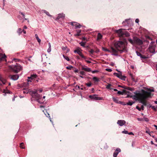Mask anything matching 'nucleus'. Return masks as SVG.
<instances>
[{"label": "nucleus", "instance_id": "obj_47", "mask_svg": "<svg viewBox=\"0 0 157 157\" xmlns=\"http://www.w3.org/2000/svg\"><path fill=\"white\" fill-rule=\"evenodd\" d=\"M136 108L138 109L139 111H140L141 110V108H139L138 106H137L136 107Z\"/></svg>", "mask_w": 157, "mask_h": 157}, {"label": "nucleus", "instance_id": "obj_60", "mask_svg": "<svg viewBox=\"0 0 157 157\" xmlns=\"http://www.w3.org/2000/svg\"><path fill=\"white\" fill-rule=\"evenodd\" d=\"M86 62L88 63H91V62L89 60H86Z\"/></svg>", "mask_w": 157, "mask_h": 157}, {"label": "nucleus", "instance_id": "obj_18", "mask_svg": "<svg viewBox=\"0 0 157 157\" xmlns=\"http://www.w3.org/2000/svg\"><path fill=\"white\" fill-rule=\"evenodd\" d=\"M136 53L137 56H140L141 58L143 59H146L147 58L146 56L142 55L140 52L136 51Z\"/></svg>", "mask_w": 157, "mask_h": 157}, {"label": "nucleus", "instance_id": "obj_59", "mask_svg": "<svg viewBox=\"0 0 157 157\" xmlns=\"http://www.w3.org/2000/svg\"><path fill=\"white\" fill-rule=\"evenodd\" d=\"M78 70H77V69H76L74 71V72H75V73H77V72H78Z\"/></svg>", "mask_w": 157, "mask_h": 157}, {"label": "nucleus", "instance_id": "obj_20", "mask_svg": "<svg viewBox=\"0 0 157 157\" xmlns=\"http://www.w3.org/2000/svg\"><path fill=\"white\" fill-rule=\"evenodd\" d=\"M37 77V75L36 74H34L31 75L30 77H28V78L29 79H33L35 78H36Z\"/></svg>", "mask_w": 157, "mask_h": 157}, {"label": "nucleus", "instance_id": "obj_17", "mask_svg": "<svg viewBox=\"0 0 157 157\" xmlns=\"http://www.w3.org/2000/svg\"><path fill=\"white\" fill-rule=\"evenodd\" d=\"M19 77L18 75H16L10 76V78L11 79L13 80H17Z\"/></svg>", "mask_w": 157, "mask_h": 157}, {"label": "nucleus", "instance_id": "obj_33", "mask_svg": "<svg viewBox=\"0 0 157 157\" xmlns=\"http://www.w3.org/2000/svg\"><path fill=\"white\" fill-rule=\"evenodd\" d=\"M79 44H80V45L83 47H85V43L81 42L79 43Z\"/></svg>", "mask_w": 157, "mask_h": 157}, {"label": "nucleus", "instance_id": "obj_55", "mask_svg": "<svg viewBox=\"0 0 157 157\" xmlns=\"http://www.w3.org/2000/svg\"><path fill=\"white\" fill-rule=\"evenodd\" d=\"M39 91L40 93H41V92H42L43 90H42V89H40L39 90Z\"/></svg>", "mask_w": 157, "mask_h": 157}, {"label": "nucleus", "instance_id": "obj_10", "mask_svg": "<svg viewBox=\"0 0 157 157\" xmlns=\"http://www.w3.org/2000/svg\"><path fill=\"white\" fill-rule=\"evenodd\" d=\"M79 48H78V49L75 50L74 51V52L75 53H78L79 56H80L81 57L84 59H86V57L85 56L83 55L82 54V52L79 50Z\"/></svg>", "mask_w": 157, "mask_h": 157}, {"label": "nucleus", "instance_id": "obj_24", "mask_svg": "<svg viewBox=\"0 0 157 157\" xmlns=\"http://www.w3.org/2000/svg\"><path fill=\"white\" fill-rule=\"evenodd\" d=\"M77 33L75 34L74 36H79L80 35V33L81 32V30H78L77 31Z\"/></svg>", "mask_w": 157, "mask_h": 157}, {"label": "nucleus", "instance_id": "obj_6", "mask_svg": "<svg viewBox=\"0 0 157 157\" xmlns=\"http://www.w3.org/2000/svg\"><path fill=\"white\" fill-rule=\"evenodd\" d=\"M103 50L105 51L109 52H111L113 53V55H116L115 54L117 52V50L114 48L112 47L110 49H108L107 48H103Z\"/></svg>", "mask_w": 157, "mask_h": 157}, {"label": "nucleus", "instance_id": "obj_53", "mask_svg": "<svg viewBox=\"0 0 157 157\" xmlns=\"http://www.w3.org/2000/svg\"><path fill=\"white\" fill-rule=\"evenodd\" d=\"M146 133H147L148 134L150 135H151L150 134V132L149 131H146Z\"/></svg>", "mask_w": 157, "mask_h": 157}, {"label": "nucleus", "instance_id": "obj_48", "mask_svg": "<svg viewBox=\"0 0 157 157\" xmlns=\"http://www.w3.org/2000/svg\"><path fill=\"white\" fill-rule=\"evenodd\" d=\"M98 72V71L94 70V71H92V73H95L97 72Z\"/></svg>", "mask_w": 157, "mask_h": 157}, {"label": "nucleus", "instance_id": "obj_29", "mask_svg": "<svg viewBox=\"0 0 157 157\" xmlns=\"http://www.w3.org/2000/svg\"><path fill=\"white\" fill-rule=\"evenodd\" d=\"M17 33H18L19 35H20L21 33H22V31L21 30V29L20 28L18 29Z\"/></svg>", "mask_w": 157, "mask_h": 157}, {"label": "nucleus", "instance_id": "obj_49", "mask_svg": "<svg viewBox=\"0 0 157 157\" xmlns=\"http://www.w3.org/2000/svg\"><path fill=\"white\" fill-rule=\"evenodd\" d=\"M3 78L2 75L0 74V81L2 80Z\"/></svg>", "mask_w": 157, "mask_h": 157}, {"label": "nucleus", "instance_id": "obj_54", "mask_svg": "<svg viewBox=\"0 0 157 157\" xmlns=\"http://www.w3.org/2000/svg\"><path fill=\"white\" fill-rule=\"evenodd\" d=\"M22 31V32H23L24 34H25L26 33V31L25 30H23Z\"/></svg>", "mask_w": 157, "mask_h": 157}, {"label": "nucleus", "instance_id": "obj_7", "mask_svg": "<svg viewBox=\"0 0 157 157\" xmlns=\"http://www.w3.org/2000/svg\"><path fill=\"white\" fill-rule=\"evenodd\" d=\"M89 98L91 99L95 100H102L103 99L102 97H98V95L96 94L90 95L89 96Z\"/></svg>", "mask_w": 157, "mask_h": 157}, {"label": "nucleus", "instance_id": "obj_19", "mask_svg": "<svg viewBox=\"0 0 157 157\" xmlns=\"http://www.w3.org/2000/svg\"><path fill=\"white\" fill-rule=\"evenodd\" d=\"M65 15L63 13H60L58 14V16L57 17L56 19L58 20L60 18L63 19L65 17Z\"/></svg>", "mask_w": 157, "mask_h": 157}, {"label": "nucleus", "instance_id": "obj_8", "mask_svg": "<svg viewBox=\"0 0 157 157\" xmlns=\"http://www.w3.org/2000/svg\"><path fill=\"white\" fill-rule=\"evenodd\" d=\"M114 75L121 79L124 80H125L126 77L122 75V73L121 71H119V73H114Z\"/></svg>", "mask_w": 157, "mask_h": 157}, {"label": "nucleus", "instance_id": "obj_44", "mask_svg": "<svg viewBox=\"0 0 157 157\" xmlns=\"http://www.w3.org/2000/svg\"><path fill=\"white\" fill-rule=\"evenodd\" d=\"M132 80L135 82H136L137 81L135 80V79L132 77Z\"/></svg>", "mask_w": 157, "mask_h": 157}, {"label": "nucleus", "instance_id": "obj_22", "mask_svg": "<svg viewBox=\"0 0 157 157\" xmlns=\"http://www.w3.org/2000/svg\"><path fill=\"white\" fill-rule=\"evenodd\" d=\"M31 90H28L27 89H24L23 90V92L24 94H27L28 93H29V92Z\"/></svg>", "mask_w": 157, "mask_h": 157}, {"label": "nucleus", "instance_id": "obj_27", "mask_svg": "<svg viewBox=\"0 0 157 157\" xmlns=\"http://www.w3.org/2000/svg\"><path fill=\"white\" fill-rule=\"evenodd\" d=\"M93 79L95 82H98L99 81V79L95 77H94L93 78Z\"/></svg>", "mask_w": 157, "mask_h": 157}, {"label": "nucleus", "instance_id": "obj_50", "mask_svg": "<svg viewBox=\"0 0 157 157\" xmlns=\"http://www.w3.org/2000/svg\"><path fill=\"white\" fill-rule=\"evenodd\" d=\"M135 22L136 23H138L139 22V20L138 19H136L135 20Z\"/></svg>", "mask_w": 157, "mask_h": 157}, {"label": "nucleus", "instance_id": "obj_30", "mask_svg": "<svg viewBox=\"0 0 157 157\" xmlns=\"http://www.w3.org/2000/svg\"><path fill=\"white\" fill-rule=\"evenodd\" d=\"M134 103V102H133L129 101L128 103H127V105L131 106Z\"/></svg>", "mask_w": 157, "mask_h": 157}, {"label": "nucleus", "instance_id": "obj_39", "mask_svg": "<svg viewBox=\"0 0 157 157\" xmlns=\"http://www.w3.org/2000/svg\"><path fill=\"white\" fill-rule=\"evenodd\" d=\"M122 133H124L125 134H128V132L126 130H124L122 132Z\"/></svg>", "mask_w": 157, "mask_h": 157}, {"label": "nucleus", "instance_id": "obj_61", "mask_svg": "<svg viewBox=\"0 0 157 157\" xmlns=\"http://www.w3.org/2000/svg\"><path fill=\"white\" fill-rule=\"evenodd\" d=\"M152 108L153 109H156V108H155V107L154 106H152Z\"/></svg>", "mask_w": 157, "mask_h": 157}, {"label": "nucleus", "instance_id": "obj_36", "mask_svg": "<svg viewBox=\"0 0 157 157\" xmlns=\"http://www.w3.org/2000/svg\"><path fill=\"white\" fill-rule=\"evenodd\" d=\"M44 13H45L47 15H48V16H51V15H50L49 13L48 12L46 11V10H44Z\"/></svg>", "mask_w": 157, "mask_h": 157}, {"label": "nucleus", "instance_id": "obj_21", "mask_svg": "<svg viewBox=\"0 0 157 157\" xmlns=\"http://www.w3.org/2000/svg\"><path fill=\"white\" fill-rule=\"evenodd\" d=\"M82 69L84 70L85 71L87 72H90L91 71L90 68L88 67H82Z\"/></svg>", "mask_w": 157, "mask_h": 157}, {"label": "nucleus", "instance_id": "obj_4", "mask_svg": "<svg viewBox=\"0 0 157 157\" xmlns=\"http://www.w3.org/2000/svg\"><path fill=\"white\" fill-rule=\"evenodd\" d=\"M10 68L15 73H17L22 69V67L19 64L17 63L15 65L10 66Z\"/></svg>", "mask_w": 157, "mask_h": 157}, {"label": "nucleus", "instance_id": "obj_40", "mask_svg": "<svg viewBox=\"0 0 157 157\" xmlns=\"http://www.w3.org/2000/svg\"><path fill=\"white\" fill-rule=\"evenodd\" d=\"M36 39L38 42L40 44L41 42V40L40 39L39 37L37 38Z\"/></svg>", "mask_w": 157, "mask_h": 157}, {"label": "nucleus", "instance_id": "obj_15", "mask_svg": "<svg viewBox=\"0 0 157 157\" xmlns=\"http://www.w3.org/2000/svg\"><path fill=\"white\" fill-rule=\"evenodd\" d=\"M121 151V149L119 148H117L116 149L115 151L114 152L113 154V157H117L118 154Z\"/></svg>", "mask_w": 157, "mask_h": 157}, {"label": "nucleus", "instance_id": "obj_32", "mask_svg": "<svg viewBox=\"0 0 157 157\" xmlns=\"http://www.w3.org/2000/svg\"><path fill=\"white\" fill-rule=\"evenodd\" d=\"M73 67L71 65H69V66H68L66 67V68L68 70H71L72 68Z\"/></svg>", "mask_w": 157, "mask_h": 157}, {"label": "nucleus", "instance_id": "obj_14", "mask_svg": "<svg viewBox=\"0 0 157 157\" xmlns=\"http://www.w3.org/2000/svg\"><path fill=\"white\" fill-rule=\"evenodd\" d=\"M149 50L150 52L154 53L155 52V47L154 46H149Z\"/></svg>", "mask_w": 157, "mask_h": 157}, {"label": "nucleus", "instance_id": "obj_3", "mask_svg": "<svg viewBox=\"0 0 157 157\" xmlns=\"http://www.w3.org/2000/svg\"><path fill=\"white\" fill-rule=\"evenodd\" d=\"M128 40L130 43L133 45L136 44L137 45H140L143 43L142 40L137 37H134L133 40L131 39H129Z\"/></svg>", "mask_w": 157, "mask_h": 157}, {"label": "nucleus", "instance_id": "obj_13", "mask_svg": "<svg viewBox=\"0 0 157 157\" xmlns=\"http://www.w3.org/2000/svg\"><path fill=\"white\" fill-rule=\"evenodd\" d=\"M71 25L72 26L75 27V28H80L81 27V25H79L78 23L75 22H71Z\"/></svg>", "mask_w": 157, "mask_h": 157}, {"label": "nucleus", "instance_id": "obj_9", "mask_svg": "<svg viewBox=\"0 0 157 157\" xmlns=\"http://www.w3.org/2000/svg\"><path fill=\"white\" fill-rule=\"evenodd\" d=\"M122 30L123 29H120L119 30H115V32L117 33L119 37H123L124 36V31H123Z\"/></svg>", "mask_w": 157, "mask_h": 157}, {"label": "nucleus", "instance_id": "obj_42", "mask_svg": "<svg viewBox=\"0 0 157 157\" xmlns=\"http://www.w3.org/2000/svg\"><path fill=\"white\" fill-rule=\"evenodd\" d=\"M111 86V85L110 84H109L106 87L107 89H109L110 88V87Z\"/></svg>", "mask_w": 157, "mask_h": 157}, {"label": "nucleus", "instance_id": "obj_35", "mask_svg": "<svg viewBox=\"0 0 157 157\" xmlns=\"http://www.w3.org/2000/svg\"><path fill=\"white\" fill-rule=\"evenodd\" d=\"M3 84H5L6 82V79L3 78L2 80L0 81Z\"/></svg>", "mask_w": 157, "mask_h": 157}, {"label": "nucleus", "instance_id": "obj_11", "mask_svg": "<svg viewBox=\"0 0 157 157\" xmlns=\"http://www.w3.org/2000/svg\"><path fill=\"white\" fill-rule=\"evenodd\" d=\"M113 101L116 103L119 104H121L124 105L123 102L119 101L117 98L113 97Z\"/></svg>", "mask_w": 157, "mask_h": 157}, {"label": "nucleus", "instance_id": "obj_43", "mask_svg": "<svg viewBox=\"0 0 157 157\" xmlns=\"http://www.w3.org/2000/svg\"><path fill=\"white\" fill-rule=\"evenodd\" d=\"M90 52V53L91 54H93V53L94 52V51L93 49H91L89 51Z\"/></svg>", "mask_w": 157, "mask_h": 157}, {"label": "nucleus", "instance_id": "obj_31", "mask_svg": "<svg viewBox=\"0 0 157 157\" xmlns=\"http://www.w3.org/2000/svg\"><path fill=\"white\" fill-rule=\"evenodd\" d=\"M129 36V34L128 33L126 32H124V36L126 37H128Z\"/></svg>", "mask_w": 157, "mask_h": 157}, {"label": "nucleus", "instance_id": "obj_26", "mask_svg": "<svg viewBox=\"0 0 157 157\" xmlns=\"http://www.w3.org/2000/svg\"><path fill=\"white\" fill-rule=\"evenodd\" d=\"M20 146L21 148L22 149L25 148V146H24L23 143H21L20 145Z\"/></svg>", "mask_w": 157, "mask_h": 157}, {"label": "nucleus", "instance_id": "obj_58", "mask_svg": "<svg viewBox=\"0 0 157 157\" xmlns=\"http://www.w3.org/2000/svg\"><path fill=\"white\" fill-rule=\"evenodd\" d=\"M118 86L119 87H121L122 88H124L125 89V87H124L123 86H120V85H119Z\"/></svg>", "mask_w": 157, "mask_h": 157}, {"label": "nucleus", "instance_id": "obj_38", "mask_svg": "<svg viewBox=\"0 0 157 157\" xmlns=\"http://www.w3.org/2000/svg\"><path fill=\"white\" fill-rule=\"evenodd\" d=\"M105 70L109 72H111L112 71V70L111 69L106 68Z\"/></svg>", "mask_w": 157, "mask_h": 157}, {"label": "nucleus", "instance_id": "obj_62", "mask_svg": "<svg viewBox=\"0 0 157 157\" xmlns=\"http://www.w3.org/2000/svg\"><path fill=\"white\" fill-rule=\"evenodd\" d=\"M24 28L25 29H27V27L26 25H25L24 26Z\"/></svg>", "mask_w": 157, "mask_h": 157}, {"label": "nucleus", "instance_id": "obj_64", "mask_svg": "<svg viewBox=\"0 0 157 157\" xmlns=\"http://www.w3.org/2000/svg\"><path fill=\"white\" fill-rule=\"evenodd\" d=\"M155 141L157 142V138H155Z\"/></svg>", "mask_w": 157, "mask_h": 157}, {"label": "nucleus", "instance_id": "obj_51", "mask_svg": "<svg viewBox=\"0 0 157 157\" xmlns=\"http://www.w3.org/2000/svg\"><path fill=\"white\" fill-rule=\"evenodd\" d=\"M80 73L82 75H83L84 74V72L83 71H81L80 72Z\"/></svg>", "mask_w": 157, "mask_h": 157}, {"label": "nucleus", "instance_id": "obj_5", "mask_svg": "<svg viewBox=\"0 0 157 157\" xmlns=\"http://www.w3.org/2000/svg\"><path fill=\"white\" fill-rule=\"evenodd\" d=\"M37 90L35 91H30L29 94L33 97H34L35 98H36L37 101L40 104H42V102L40 101V96L38 94L37 92Z\"/></svg>", "mask_w": 157, "mask_h": 157}, {"label": "nucleus", "instance_id": "obj_1", "mask_svg": "<svg viewBox=\"0 0 157 157\" xmlns=\"http://www.w3.org/2000/svg\"><path fill=\"white\" fill-rule=\"evenodd\" d=\"M148 91H146L144 90H142L140 92H138L132 96L133 99L138 100L140 102L143 104L141 106V109L144 110V105H147V101L146 100L149 98L151 97V92H154V90L153 89H147Z\"/></svg>", "mask_w": 157, "mask_h": 157}, {"label": "nucleus", "instance_id": "obj_46", "mask_svg": "<svg viewBox=\"0 0 157 157\" xmlns=\"http://www.w3.org/2000/svg\"><path fill=\"white\" fill-rule=\"evenodd\" d=\"M13 60L15 62H17V61H19V60L16 58H14L13 59Z\"/></svg>", "mask_w": 157, "mask_h": 157}, {"label": "nucleus", "instance_id": "obj_23", "mask_svg": "<svg viewBox=\"0 0 157 157\" xmlns=\"http://www.w3.org/2000/svg\"><path fill=\"white\" fill-rule=\"evenodd\" d=\"M102 36L100 33H98L97 36V40H99L101 39L102 38Z\"/></svg>", "mask_w": 157, "mask_h": 157}, {"label": "nucleus", "instance_id": "obj_57", "mask_svg": "<svg viewBox=\"0 0 157 157\" xmlns=\"http://www.w3.org/2000/svg\"><path fill=\"white\" fill-rule=\"evenodd\" d=\"M75 88H78V89H80V87L79 86H76L75 87Z\"/></svg>", "mask_w": 157, "mask_h": 157}, {"label": "nucleus", "instance_id": "obj_52", "mask_svg": "<svg viewBox=\"0 0 157 157\" xmlns=\"http://www.w3.org/2000/svg\"><path fill=\"white\" fill-rule=\"evenodd\" d=\"M128 134L129 135H134L133 133L132 132H130L129 133H128Z\"/></svg>", "mask_w": 157, "mask_h": 157}, {"label": "nucleus", "instance_id": "obj_41", "mask_svg": "<svg viewBox=\"0 0 157 157\" xmlns=\"http://www.w3.org/2000/svg\"><path fill=\"white\" fill-rule=\"evenodd\" d=\"M51 47H49L48 48V49L47 52L49 53L51 52Z\"/></svg>", "mask_w": 157, "mask_h": 157}, {"label": "nucleus", "instance_id": "obj_2", "mask_svg": "<svg viewBox=\"0 0 157 157\" xmlns=\"http://www.w3.org/2000/svg\"><path fill=\"white\" fill-rule=\"evenodd\" d=\"M115 46L117 49V51H119L121 53L127 52L126 45L125 43L121 41L117 42L115 44Z\"/></svg>", "mask_w": 157, "mask_h": 157}, {"label": "nucleus", "instance_id": "obj_25", "mask_svg": "<svg viewBox=\"0 0 157 157\" xmlns=\"http://www.w3.org/2000/svg\"><path fill=\"white\" fill-rule=\"evenodd\" d=\"M125 90H123L122 91H119L117 92V94H123L124 93H125Z\"/></svg>", "mask_w": 157, "mask_h": 157}, {"label": "nucleus", "instance_id": "obj_45", "mask_svg": "<svg viewBox=\"0 0 157 157\" xmlns=\"http://www.w3.org/2000/svg\"><path fill=\"white\" fill-rule=\"evenodd\" d=\"M19 13L22 15L23 17H24V18L25 17V16L24 14L23 13L20 12H19Z\"/></svg>", "mask_w": 157, "mask_h": 157}, {"label": "nucleus", "instance_id": "obj_28", "mask_svg": "<svg viewBox=\"0 0 157 157\" xmlns=\"http://www.w3.org/2000/svg\"><path fill=\"white\" fill-rule=\"evenodd\" d=\"M63 57L67 61H69L70 60L69 57L68 56H65L64 55H63Z\"/></svg>", "mask_w": 157, "mask_h": 157}, {"label": "nucleus", "instance_id": "obj_34", "mask_svg": "<svg viewBox=\"0 0 157 157\" xmlns=\"http://www.w3.org/2000/svg\"><path fill=\"white\" fill-rule=\"evenodd\" d=\"M125 89H127L128 90H131V91H132L133 90V88H131V87H125Z\"/></svg>", "mask_w": 157, "mask_h": 157}, {"label": "nucleus", "instance_id": "obj_63", "mask_svg": "<svg viewBox=\"0 0 157 157\" xmlns=\"http://www.w3.org/2000/svg\"><path fill=\"white\" fill-rule=\"evenodd\" d=\"M154 126L156 128V130H157V126L155 125H154Z\"/></svg>", "mask_w": 157, "mask_h": 157}, {"label": "nucleus", "instance_id": "obj_16", "mask_svg": "<svg viewBox=\"0 0 157 157\" xmlns=\"http://www.w3.org/2000/svg\"><path fill=\"white\" fill-rule=\"evenodd\" d=\"M6 56L5 54L0 53V60L6 61Z\"/></svg>", "mask_w": 157, "mask_h": 157}, {"label": "nucleus", "instance_id": "obj_56", "mask_svg": "<svg viewBox=\"0 0 157 157\" xmlns=\"http://www.w3.org/2000/svg\"><path fill=\"white\" fill-rule=\"evenodd\" d=\"M35 37H36V39L37 38L39 37L38 36V35L37 34H35Z\"/></svg>", "mask_w": 157, "mask_h": 157}, {"label": "nucleus", "instance_id": "obj_37", "mask_svg": "<svg viewBox=\"0 0 157 157\" xmlns=\"http://www.w3.org/2000/svg\"><path fill=\"white\" fill-rule=\"evenodd\" d=\"M86 85L88 87H90L91 86L92 83H91V82L87 83H86Z\"/></svg>", "mask_w": 157, "mask_h": 157}, {"label": "nucleus", "instance_id": "obj_12", "mask_svg": "<svg viewBox=\"0 0 157 157\" xmlns=\"http://www.w3.org/2000/svg\"><path fill=\"white\" fill-rule=\"evenodd\" d=\"M117 123L120 126H122L125 124L126 121L124 120H119L117 121Z\"/></svg>", "mask_w": 157, "mask_h": 157}]
</instances>
